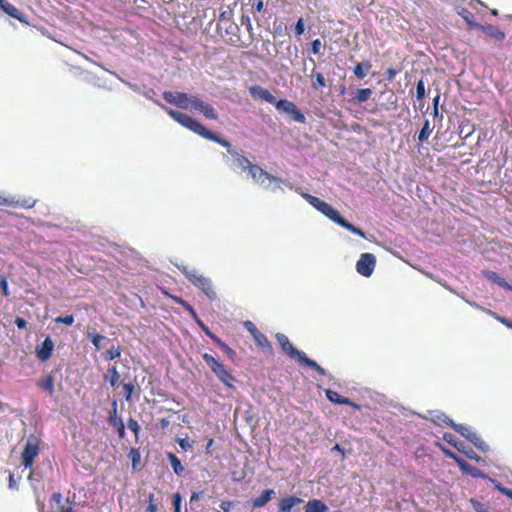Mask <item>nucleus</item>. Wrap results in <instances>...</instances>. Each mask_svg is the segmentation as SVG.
<instances>
[{
  "instance_id": "f257e3e1",
  "label": "nucleus",
  "mask_w": 512,
  "mask_h": 512,
  "mask_svg": "<svg viewBox=\"0 0 512 512\" xmlns=\"http://www.w3.org/2000/svg\"><path fill=\"white\" fill-rule=\"evenodd\" d=\"M166 113L176 122H178L183 127L191 130L192 132L202 136L203 138L214 141L221 146L228 149V153L234 158L236 165L242 170H248L251 177L259 182L260 184L264 183V178L269 180V182H274L276 184L281 183V179L268 173L263 170L260 166L256 164H252L248 158L239 154L236 150L232 149L231 143L222 138L219 134L214 133L207 129L204 125H202L199 121L192 118L188 114L182 113L177 110H173L171 108H164Z\"/></svg>"
},
{
  "instance_id": "f03ea898",
  "label": "nucleus",
  "mask_w": 512,
  "mask_h": 512,
  "mask_svg": "<svg viewBox=\"0 0 512 512\" xmlns=\"http://www.w3.org/2000/svg\"><path fill=\"white\" fill-rule=\"evenodd\" d=\"M163 98L167 103L176 105L182 109L197 110L208 119L216 120L218 117L215 109L210 104L196 96L188 95L184 92L165 91L163 92Z\"/></svg>"
},
{
  "instance_id": "7ed1b4c3",
  "label": "nucleus",
  "mask_w": 512,
  "mask_h": 512,
  "mask_svg": "<svg viewBox=\"0 0 512 512\" xmlns=\"http://www.w3.org/2000/svg\"><path fill=\"white\" fill-rule=\"evenodd\" d=\"M276 340L282 351L291 359H295L299 365L314 369L318 374L324 376L326 371L316 361L308 358L306 354L293 346L289 338L283 333L276 334Z\"/></svg>"
},
{
  "instance_id": "20e7f679",
  "label": "nucleus",
  "mask_w": 512,
  "mask_h": 512,
  "mask_svg": "<svg viewBox=\"0 0 512 512\" xmlns=\"http://www.w3.org/2000/svg\"><path fill=\"white\" fill-rule=\"evenodd\" d=\"M182 274L191 282L195 287L200 289L211 301L217 299V293L209 278L199 274L195 269H190L186 266L179 268Z\"/></svg>"
},
{
  "instance_id": "39448f33",
  "label": "nucleus",
  "mask_w": 512,
  "mask_h": 512,
  "mask_svg": "<svg viewBox=\"0 0 512 512\" xmlns=\"http://www.w3.org/2000/svg\"><path fill=\"white\" fill-rule=\"evenodd\" d=\"M322 214L327 216L330 220L337 223L341 227L347 229L348 231L352 232L353 234H356L362 238H365V233L358 227L354 226L353 224L349 223L345 218H343L340 213L334 209L330 204L327 202H324L319 210Z\"/></svg>"
},
{
  "instance_id": "423d86ee",
  "label": "nucleus",
  "mask_w": 512,
  "mask_h": 512,
  "mask_svg": "<svg viewBox=\"0 0 512 512\" xmlns=\"http://www.w3.org/2000/svg\"><path fill=\"white\" fill-rule=\"evenodd\" d=\"M40 439L34 435L27 438L23 451L21 453L22 464L25 468L31 469L36 457L40 452Z\"/></svg>"
},
{
  "instance_id": "0eeeda50",
  "label": "nucleus",
  "mask_w": 512,
  "mask_h": 512,
  "mask_svg": "<svg viewBox=\"0 0 512 512\" xmlns=\"http://www.w3.org/2000/svg\"><path fill=\"white\" fill-rule=\"evenodd\" d=\"M275 107L279 112L286 113L291 120L297 123H305L306 117L297 105L287 99H280L275 103Z\"/></svg>"
},
{
  "instance_id": "6e6552de",
  "label": "nucleus",
  "mask_w": 512,
  "mask_h": 512,
  "mask_svg": "<svg viewBox=\"0 0 512 512\" xmlns=\"http://www.w3.org/2000/svg\"><path fill=\"white\" fill-rule=\"evenodd\" d=\"M375 265V256L371 253H363L356 263V270L360 275L364 277H369L372 275Z\"/></svg>"
},
{
  "instance_id": "1a4fd4ad",
  "label": "nucleus",
  "mask_w": 512,
  "mask_h": 512,
  "mask_svg": "<svg viewBox=\"0 0 512 512\" xmlns=\"http://www.w3.org/2000/svg\"><path fill=\"white\" fill-rule=\"evenodd\" d=\"M54 346L53 340L49 336L46 337L41 344L36 346L35 354L37 359L41 362L48 361L52 356Z\"/></svg>"
},
{
  "instance_id": "9d476101",
  "label": "nucleus",
  "mask_w": 512,
  "mask_h": 512,
  "mask_svg": "<svg viewBox=\"0 0 512 512\" xmlns=\"http://www.w3.org/2000/svg\"><path fill=\"white\" fill-rule=\"evenodd\" d=\"M0 9L10 17L17 19L20 23L25 25L30 24L28 17L8 1L0 0Z\"/></svg>"
},
{
  "instance_id": "9b49d317",
  "label": "nucleus",
  "mask_w": 512,
  "mask_h": 512,
  "mask_svg": "<svg viewBox=\"0 0 512 512\" xmlns=\"http://www.w3.org/2000/svg\"><path fill=\"white\" fill-rule=\"evenodd\" d=\"M245 327L250 332V334L252 335L255 343L259 347L271 349V344H270L269 340L267 339V337L262 332H260L258 330V328L256 327V325L253 322L246 321L245 322Z\"/></svg>"
},
{
  "instance_id": "f8f14e48",
  "label": "nucleus",
  "mask_w": 512,
  "mask_h": 512,
  "mask_svg": "<svg viewBox=\"0 0 512 512\" xmlns=\"http://www.w3.org/2000/svg\"><path fill=\"white\" fill-rule=\"evenodd\" d=\"M35 203L36 201L31 198L15 200L14 198H6L0 196V206L31 209L34 207Z\"/></svg>"
},
{
  "instance_id": "ddd939ff",
  "label": "nucleus",
  "mask_w": 512,
  "mask_h": 512,
  "mask_svg": "<svg viewBox=\"0 0 512 512\" xmlns=\"http://www.w3.org/2000/svg\"><path fill=\"white\" fill-rule=\"evenodd\" d=\"M326 397L327 399L335 404H343V405H349L353 407L354 409L360 410L361 406L353 401H351L349 398L344 397L340 395L338 392L328 389L326 390Z\"/></svg>"
},
{
  "instance_id": "4468645a",
  "label": "nucleus",
  "mask_w": 512,
  "mask_h": 512,
  "mask_svg": "<svg viewBox=\"0 0 512 512\" xmlns=\"http://www.w3.org/2000/svg\"><path fill=\"white\" fill-rule=\"evenodd\" d=\"M249 93L255 97L260 98L267 103L274 104L277 102L276 97L270 93V91L266 88H263L259 85H254L249 88Z\"/></svg>"
},
{
  "instance_id": "2eb2a0df",
  "label": "nucleus",
  "mask_w": 512,
  "mask_h": 512,
  "mask_svg": "<svg viewBox=\"0 0 512 512\" xmlns=\"http://www.w3.org/2000/svg\"><path fill=\"white\" fill-rule=\"evenodd\" d=\"M303 503V499L297 496H286L278 503V510L280 512H293L296 505Z\"/></svg>"
},
{
  "instance_id": "dca6fc26",
  "label": "nucleus",
  "mask_w": 512,
  "mask_h": 512,
  "mask_svg": "<svg viewBox=\"0 0 512 512\" xmlns=\"http://www.w3.org/2000/svg\"><path fill=\"white\" fill-rule=\"evenodd\" d=\"M213 372L224 385H226L229 388L234 387L233 383L235 381V378L232 375V373L225 368L223 363H221L220 366Z\"/></svg>"
},
{
  "instance_id": "f3484780",
  "label": "nucleus",
  "mask_w": 512,
  "mask_h": 512,
  "mask_svg": "<svg viewBox=\"0 0 512 512\" xmlns=\"http://www.w3.org/2000/svg\"><path fill=\"white\" fill-rule=\"evenodd\" d=\"M441 421L446 424L447 426L451 427L454 431L459 433L461 436L467 438L468 434L471 433V429L467 426H464L462 424H456L452 419H450L445 414H442L441 417H439Z\"/></svg>"
},
{
  "instance_id": "a211bd4d",
  "label": "nucleus",
  "mask_w": 512,
  "mask_h": 512,
  "mask_svg": "<svg viewBox=\"0 0 512 512\" xmlns=\"http://www.w3.org/2000/svg\"><path fill=\"white\" fill-rule=\"evenodd\" d=\"M275 495V491L273 489H266L262 491V493L251 500V505L253 508H261L265 506Z\"/></svg>"
},
{
  "instance_id": "6ab92c4d",
  "label": "nucleus",
  "mask_w": 512,
  "mask_h": 512,
  "mask_svg": "<svg viewBox=\"0 0 512 512\" xmlns=\"http://www.w3.org/2000/svg\"><path fill=\"white\" fill-rule=\"evenodd\" d=\"M114 404L113 415L109 417V423L116 428L118 437L120 439L125 438V425L121 418L116 416V402Z\"/></svg>"
},
{
  "instance_id": "aec40b11",
  "label": "nucleus",
  "mask_w": 512,
  "mask_h": 512,
  "mask_svg": "<svg viewBox=\"0 0 512 512\" xmlns=\"http://www.w3.org/2000/svg\"><path fill=\"white\" fill-rule=\"evenodd\" d=\"M480 28L485 34L498 41H503L506 37L503 31H501L498 27L493 26L491 24L480 26Z\"/></svg>"
},
{
  "instance_id": "412c9836",
  "label": "nucleus",
  "mask_w": 512,
  "mask_h": 512,
  "mask_svg": "<svg viewBox=\"0 0 512 512\" xmlns=\"http://www.w3.org/2000/svg\"><path fill=\"white\" fill-rule=\"evenodd\" d=\"M483 274L488 280L492 281L493 283H496L500 287L506 290H512V287L506 282V280L500 277L496 272L487 270L484 271Z\"/></svg>"
},
{
  "instance_id": "4be33fe9",
  "label": "nucleus",
  "mask_w": 512,
  "mask_h": 512,
  "mask_svg": "<svg viewBox=\"0 0 512 512\" xmlns=\"http://www.w3.org/2000/svg\"><path fill=\"white\" fill-rule=\"evenodd\" d=\"M327 505L319 499L309 500L304 512H326Z\"/></svg>"
},
{
  "instance_id": "5701e85b",
  "label": "nucleus",
  "mask_w": 512,
  "mask_h": 512,
  "mask_svg": "<svg viewBox=\"0 0 512 512\" xmlns=\"http://www.w3.org/2000/svg\"><path fill=\"white\" fill-rule=\"evenodd\" d=\"M167 458L170 462V465L174 471V473L177 475V476H181L185 470L184 466L182 465L180 459L173 453L171 452H168L167 453Z\"/></svg>"
},
{
  "instance_id": "b1692460",
  "label": "nucleus",
  "mask_w": 512,
  "mask_h": 512,
  "mask_svg": "<svg viewBox=\"0 0 512 512\" xmlns=\"http://www.w3.org/2000/svg\"><path fill=\"white\" fill-rule=\"evenodd\" d=\"M476 448L479 450L486 452L488 450V445L483 441V439L474 431L468 434L467 438Z\"/></svg>"
},
{
  "instance_id": "393cba45",
  "label": "nucleus",
  "mask_w": 512,
  "mask_h": 512,
  "mask_svg": "<svg viewBox=\"0 0 512 512\" xmlns=\"http://www.w3.org/2000/svg\"><path fill=\"white\" fill-rule=\"evenodd\" d=\"M476 448L479 450L486 452L488 450V445L483 441V439L474 431L468 434L467 438Z\"/></svg>"
},
{
  "instance_id": "a878e982",
  "label": "nucleus",
  "mask_w": 512,
  "mask_h": 512,
  "mask_svg": "<svg viewBox=\"0 0 512 512\" xmlns=\"http://www.w3.org/2000/svg\"><path fill=\"white\" fill-rule=\"evenodd\" d=\"M371 67H372V65H371L370 61H364V62L358 63L354 67L353 73L357 78L363 79L367 75V72L371 69Z\"/></svg>"
},
{
  "instance_id": "bb28decb",
  "label": "nucleus",
  "mask_w": 512,
  "mask_h": 512,
  "mask_svg": "<svg viewBox=\"0 0 512 512\" xmlns=\"http://www.w3.org/2000/svg\"><path fill=\"white\" fill-rule=\"evenodd\" d=\"M104 379L106 381H109V383L111 384L112 387L116 386L119 379H120V374L117 370V367L116 366H110L108 369H107V372L105 373L104 375Z\"/></svg>"
},
{
  "instance_id": "cd10ccee",
  "label": "nucleus",
  "mask_w": 512,
  "mask_h": 512,
  "mask_svg": "<svg viewBox=\"0 0 512 512\" xmlns=\"http://www.w3.org/2000/svg\"><path fill=\"white\" fill-rule=\"evenodd\" d=\"M372 95V90L370 88H361L358 89L354 96V101L358 104L366 102Z\"/></svg>"
},
{
  "instance_id": "c85d7f7f",
  "label": "nucleus",
  "mask_w": 512,
  "mask_h": 512,
  "mask_svg": "<svg viewBox=\"0 0 512 512\" xmlns=\"http://www.w3.org/2000/svg\"><path fill=\"white\" fill-rule=\"evenodd\" d=\"M39 388L44 391H47L49 394H53L54 392V378L52 375H48L45 378L41 379L38 382Z\"/></svg>"
},
{
  "instance_id": "c756f323",
  "label": "nucleus",
  "mask_w": 512,
  "mask_h": 512,
  "mask_svg": "<svg viewBox=\"0 0 512 512\" xmlns=\"http://www.w3.org/2000/svg\"><path fill=\"white\" fill-rule=\"evenodd\" d=\"M121 354H122V348H121V346L117 345V346H112L111 348L107 349L103 353V357L105 360L111 361L116 358H119L121 356Z\"/></svg>"
},
{
  "instance_id": "7c9ffc66",
  "label": "nucleus",
  "mask_w": 512,
  "mask_h": 512,
  "mask_svg": "<svg viewBox=\"0 0 512 512\" xmlns=\"http://www.w3.org/2000/svg\"><path fill=\"white\" fill-rule=\"evenodd\" d=\"M433 131V127L430 126L429 120H425L422 129L419 132L418 140L423 143L425 142Z\"/></svg>"
},
{
  "instance_id": "2f4dec72",
  "label": "nucleus",
  "mask_w": 512,
  "mask_h": 512,
  "mask_svg": "<svg viewBox=\"0 0 512 512\" xmlns=\"http://www.w3.org/2000/svg\"><path fill=\"white\" fill-rule=\"evenodd\" d=\"M302 197L314 208H316L318 211L320 210L321 206L325 202L324 200H321L320 198L313 196L309 193H302Z\"/></svg>"
},
{
  "instance_id": "473e14b6",
  "label": "nucleus",
  "mask_w": 512,
  "mask_h": 512,
  "mask_svg": "<svg viewBox=\"0 0 512 512\" xmlns=\"http://www.w3.org/2000/svg\"><path fill=\"white\" fill-rule=\"evenodd\" d=\"M202 358L203 360L205 361V363L209 366V368L212 370V371H215L221 364V362L219 360H217L216 358H214L211 354L209 353H204L202 355Z\"/></svg>"
},
{
  "instance_id": "72a5a7b5",
  "label": "nucleus",
  "mask_w": 512,
  "mask_h": 512,
  "mask_svg": "<svg viewBox=\"0 0 512 512\" xmlns=\"http://www.w3.org/2000/svg\"><path fill=\"white\" fill-rule=\"evenodd\" d=\"M88 337H89L90 341L92 342V344L94 345L95 350L99 351L101 349V341L104 340L105 337L96 332L88 333Z\"/></svg>"
},
{
  "instance_id": "f704fd0d",
  "label": "nucleus",
  "mask_w": 512,
  "mask_h": 512,
  "mask_svg": "<svg viewBox=\"0 0 512 512\" xmlns=\"http://www.w3.org/2000/svg\"><path fill=\"white\" fill-rule=\"evenodd\" d=\"M127 427L134 433L136 441H138L139 432L141 430L138 421L134 418H130L127 422Z\"/></svg>"
},
{
  "instance_id": "c9c22d12",
  "label": "nucleus",
  "mask_w": 512,
  "mask_h": 512,
  "mask_svg": "<svg viewBox=\"0 0 512 512\" xmlns=\"http://www.w3.org/2000/svg\"><path fill=\"white\" fill-rule=\"evenodd\" d=\"M128 457L132 461L133 468H136L141 459L139 450L136 448H131V450L128 453Z\"/></svg>"
},
{
  "instance_id": "e433bc0d",
  "label": "nucleus",
  "mask_w": 512,
  "mask_h": 512,
  "mask_svg": "<svg viewBox=\"0 0 512 512\" xmlns=\"http://www.w3.org/2000/svg\"><path fill=\"white\" fill-rule=\"evenodd\" d=\"M425 97V83L420 79L416 84V99L422 100Z\"/></svg>"
},
{
  "instance_id": "4c0bfd02",
  "label": "nucleus",
  "mask_w": 512,
  "mask_h": 512,
  "mask_svg": "<svg viewBox=\"0 0 512 512\" xmlns=\"http://www.w3.org/2000/svg\"><path fill=\"white\" fill-rule=\"evenodd\" d=\"M147 512H157L158 506L155 501V495L153 493H150L148 496V505L146 507Z\"/></svg>"
},
{
  "instance_id": "58836bf2",
  "label": "nucleus",
  "mask_w": 512,
  "mask_h": 512,
  "mask_svg": "<svg viewBox=\"0 0 512 512\" xmlns=\"http://www.w3.org/2000/svg\"><path fill=\"white\" fill-rule=\"evenodd\" d=\"M56 323L65 324L71 326L74 323V316L72 314L66 316H59L54 319Z\"/></svg>"
},
{
  "instance_id": "ea45409f",
  "label": "nucleus",
  "mask_w": 512,
  "mask_h": 512,
  "mask_svg": "<svg viewBox=\"0 0 512 512\" xmlns=\"http://www.w3.org/2000/svg\"><path fill=\"white\" fill-rule=\"evenodd\" d=\"M461 471L465 472V473H468L469 475H471L473 477H482L483 476V473L478 468L473 467L469 463H468V467L467 468H461Z\"/></svg>"
},
{
  "instance_id": "a19ab883",
  "label": "nucleus",
  "mask_w": 512,
  "mask_h": 512,
  "mask_svg": "<svg viewBox=\"0 0 512 512\" xmlns=\"http://www.w3.org/2000/svg\"><path fill=\"white\" fill-rule=\"evenodd\" d=\"M326 81L322 73L317 72L315 74V81L313 82V87L318 89L319 87H325Z\"/></svg>"
},
{
  "instance_id": "79ce46f5",
  "label": "nucleus",
  "mask_w": 512,
  "mask_h": 512,
  "mask_svg": "<svg viewBox=\"0 0 512 512\" xmlns=\"http://www.w3.org/2000/svg\"><path fill=\"white\" fill-rule=\"evenodd\" d=\"M123 389H124V393H125V399L127 401H130L132 394L134 392V389H135V385L133 383H124Z\"/></svg>"
},
{
  "instance_id": "37998d69",
  "label": "nucleus",
  "mask_w": 512,
  "mask_h": 512,
  "mask_svg": "<svg viewBox=\"0 0 512 512\" xmlns=\"http://www.w3.org/2000/svg\"><path fill=\"white\" fill-rule=\"evenodd\" d=\"M0 288L4 296H9V288H8V281L6 277L0 273Z\"/></svg>"
},
{
  "instance_id": "c03bdc74",
  "label": "nucleus",
  "mask_w": 512,
  "mask_h": 512,
  "mask_svg": "<svg viewBox=\"0 0 512 512\" xmlns=\"http://www.w3.org/2000/svg\"><path fill=\"white\" fill-rule=\"evenodd\" d=\"M181 501H182V497L179 493H175L173 494L172 496V504L174 506V511L175 512H181Z\"/></svg>"
},
{
  "instance_id": "a18cd8bd",
  "label": "nucleus",
  "mask_w": 512,
  "mask_h": 512,
  "mask_svg": "<svg viewBox=\"0 0 512 512\" xmlns=\"http://www.w3.org/2000/svg\"><path fill=\"white\" fill-rule=\"evenodd\" d=\"M449 458L453 459L457 463V465L459 466L460 469L468 467V462H466L464 459H462L461 457L456 455L454 452L450 455Z\"/></svg>"
},
{
  "instance_id": "49530a36",
  "label": "nucleus",
  "mask_w": 512,
  "mask_h": 512,
  "mask_svg": "<svg viewBox=\"0 0 512 512\" xmlns=\"http://www.w3.org/2000/svg\"><path fill=\"white\" fill-rule=\"evenodd\" d=\"M220 349L230 358V359H233L234 356H235V351L229 347L226 343L224 344H221V347Z\"/></svg>"
},
{
  "instance_id": "de8ad7c7",
  "label": "nucleus",
  "mask_w": 512,
  "mask_h": 512,
  "mask_svg": "<svg viewBox=\"0 0 512 512\" xmlns=\"http://www.w3.org/2000/svg\"><path fill=\"white\" fill-rule=\"evenodd\" d=\"M178 444L185 451L192 448V444L190 443V441L187 438L178 439Z\"/></svg>"
},
{
  "instance_id": "09e8293b",
  "label": "nucleus",
  "mask_w": 512,
  "mask_h": 512,
  "mask_svg": "<svg viewBox=\"0 0 512 512\" xmlns=\"http://www.w3.org/2000/svg\"><path fill=\"white\" fill-rule=\"evenodd\" d=\"M304 33V21L300 18L295 25V34L300 36Z\"/></svg>"
},
{
  "instance_id": "8fccbe9b",
  "label": "nucleus",
  "mask_w": 512,
  "mask_h": 512,
  "mask_svg": "<svg viewBox=\"0 0 512 512\" xmlns=\"http://www.w3.org/2000/svg\"><path fill=\"white\" fill-rule=\"evenodd\" d=\"M321 46H322V44H321L320 39L313 40L312 43H311L312 52L314 54H319L320 50H321Z\"/></svg>"
},
{
  "instance_id": "3c124183",
  "label": "nucleus",
  "mask_w": 512,
  "mask_h": 512,
  "mask_svg": "<svg viewBox=\"0 0 512 512\" xmlns=\"http://www.w3.org/2000/svg\"><path fill=\"white\" fill-rule=\"evenodd\" d=\"M15 324L19 329H25L28 323L24 318L16 317Z\"/></svg>"
},
{
  "instance_id": "603ef678",
  "label": "nucleus",
  "mask_w": 512,
  "mask_h": 512,
  "mask_svg": "<svg viewBox=\"0 0 512 512\" xmlns=\"http://www.w3.org/2000/svg\"><path fill=\"white\" fill-rule=\"evenodd\" d=\"M232 507H233V502H231V501H222L220 503V508L224 512H229Z\"/></svg>"
},
{
  "instance_id": "864d4df0",
  "label": "nucleus",
  "mask_w": 512,
  "mask_h": 512,
  "mask_svg": "<svg viewBox=\"0 0 512 512\" xmlns=\"http://www.w3.org/2000/svg\"><path fill=\"white\" fill-rule=\"evenodd\" d=\"M197 324L200 326L202 331L209 337L212 334V331L198 318L195 320Z\"/></svg>"
},
{
  "instance_id": "5fc2aeb1",
  "label": "nucleus",
  "mask_w": 512,
  "mask_h": 512,
  "mask_svg": "<svg viewBox=\"0 0 512 512\" xmlns=\"http://www.w3.org/2000/svg\"><path fill=\"white\" fill-rule=\"evenodd\" d=\"M41 479V477L35 472V470H33V467L30 469V473L28 475V480L30 482H33V481H39Z\"/></svg>"
},
{
  "instance_id": "6e6d98bb",
  "label": "nucleus",
  "mask_w": 512,
  "mask_h": 512,
  "mask_svg": "<svg viewBox=\"0 0 512 512\" xmlns=\"http://www.w3.org/2000/svg\"><path fill=\"white\" fill-rule=\"evenodd\" d=\"M397 70H395L394 68H388L386 70V78L387 80H393L395 78V76L397 75Z\"/></svg>"
},
{
  "instance_id": "4d7b16f0",
  "label": "nucleus",
  "mask_w": 512,
  "mask_h": 512,
  "mask_svg": "<svg viewBox=\"0 0 512 512\" xmlns=\"http://www.w3.org/2000/svg\"><path fill=\"white\" fill-rule=\"evenodd\" d=\"M464 454L469 458V459H473V460H480V457L472 450V449H469V450H465Z\"/></svg>"
},
{
  "instance_id": "13d9d810",
  "label": "nucleus",
  "mask_w": 512,
  "mask_h": 512,
  "mask_svg": "<svg viewBox=\"0 0 512 512\" xmlns=\"http://www.w3.org/2000/svg\"><path fill=\"white\" fill-rule=\"evenodd\" d=\"M185 310L189 313V315H190L194 320H198V315H197V313H196L195 309H194L191 305H189Z\"/></svg>"
},
{
  "instance_id": "bf43d9fd",
  "label": "nucleus",
  "mask_w": 512,
  "mask_h": 512,
  "mask_svg": "<svg viewBox=\"0 0 512 512\" xmlns=\"http://www.w3.org/2000/svg\"><path fill=\"white\" fill-rule=\"evenodd\" d=\"M9 488L10 489H17V483L14 479L13 473H9Z\"/></svg>"
},
{
  "instance_id": "052dcab7",
  "label": "nucleus",
  "mask_w": 512,
  "mask_h": 512,
  "mask_svg": "<svg viewBox=\"0 0 512 512\" xmlns=\"http://www.w3.org/2000/svg\"><path fill=\"white\" fill-rule=\"evenodd\" d=\"M443 439L452 445V443H456L457 441L454 440V437L452 434H449V433H445L444 436H443Z\"/></svg>"
},
{
  "instance_id": "680f3d73",
  "label": "nucleus",
  "mask_w": 512,
  "mask_h": 512,
  "mask_svg": "<svg viewBox=\"0 0 512 512\" xmlns=\"http://www.w3.org/2000/svg\"><path fill=\"white\" fill-rule=\"evenodd\" d=\"M209 338H211L218 346L219 348L221 347V344H224L225 342L222 341L218 336H216L213 332L212 334L209 336Z\"/></svg>"
},
{
  "instance_id": "e2e57ef3",
  "label": "nucleus",
  "mask_w": 512,
  "mask_h": 512,
  "mask_svg": "<svg viewBox=\"0 0 512 512\" xmlns=\"http://www.w3.org/2000/svg\"><path fill=\"white\" fill-rule=\"evenodd\" d=\"M452 445L460 452L464 453L465 452V445L462 443V442H456V443H452Z\"/></svg>"
},
{
  "instance_id": "0e129e2a",
  "label": "nucleus",
  "mask_w": 512,
  "mask_h": 512,
  "mask_svg": "<svg viewBox=\"0 0 512 512\" xmlns=\"http://www.w3.org/2000/svg\"><path fill=\"white\" fill-rule=\"evenodd\" d=\"M161 429H166L170 425V421L167 418H162L159 421Z\"/></svg>"
},
{
  "instance_id": "69168bd1",
  "label": "nucleus",
  "mask_w": 512,
  "mask_h": 512,
  "mask_svg": "<svg viewBox=\"0 0 512 512\" xmlns=\"http://www.w3.org/2000/svg\"><path fill=\"white\" fill-rule=\"evenodd\" d=\"M499 490L505 494L506 496H508L509 498L512 499V489H508V488H500L499 487Z\"/></svg>"
},
{
  "instance_id": "338daca9",
  "label": "nucleus",
  "mask_w": 512,
  "mask_h": 512,
  "mask_svg": "<svg viewBox=\"0 0 512 512\" xmlns=\"http://www.w3.org/2000/svg\"><path fill=\"white\" fill-rule=\"evenodd\" d=\"M263 6H264V3L263 1H258L255 6H254V11L255 12H260L262 9H263Z\"/></svg>"
},
{
  "instance_id": "774afa93",
  "label": "nucleus",
  "mask_w": 512,
  "mask_h": 512,
  "mask_svg": "<svg viewBox=\"0 0 512 512\" xmlns=\"http://www.w3.org/2000/svg\"><path fill=\"white\" fill-rule=\"evenodd\" d=\"M503 324H505L507 327L512 328V321H509L505 318H498Z\"/></svg>"
}]
</instances>
